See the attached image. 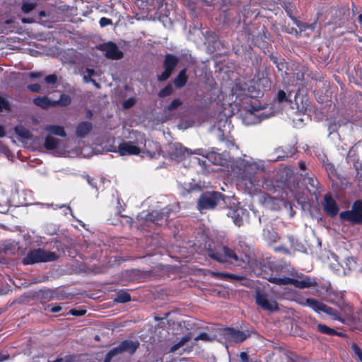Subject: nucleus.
<instances>
[{"label":"nucleus","instance_id":"obj_43","mask_svg":"<svg viewBox=\"0 0 362 362\" xmlns=\"http://www.w3.org/2000/svg\"><path fill=\"white\" fill-rule=\"evenodd\" d=\"M134 105V100L132 98L125 100L123 103V107L125 109H128Z\"/></svg>","mask_w":362,"mask_h":362},{"label":"nucleus","instance_id":"obj_31","mask_svg":"<svg viewBox=\"0 0 362 362\" xmlns=\"http://www.w3.org/2000/svg\"><path fill=\"white\" fill-rule=\"evenodd\" d=\"M119 355V354L117 353V351L115 349V348L111 349L106 355H105V360L103 362H110L111 360L112 359V358H114L115 356Z\"/></svg>","mask_w":362,"mask_h":362},{"label":"nucleus","instance_id":"obj_21","mask_svg":"<svg viewBox=\"0 0 362 362\" xmlns=\"http://www.w3.org/2000/svg\"><path fill=\"white\" fill-rule=\"evenodd\" d=\"M15 132L19 136L23 139H29L31 138V134L28 129L23 126H17L15 127Z\"/></svg>","mask_w":362,"mask_h":362},{"label":"nucleus","instance_id":"obj_49","mask_svg":"<svg viewBox=\"0 0 362 362\" xmlns=\"http://www.w3.org/2000/svg\"><path fill=\"white\" fill-rule=\"evenodd\" d=\"M182 346H180V344L177 342V344H174L173 346H172L170 347V353H174V352H175L177 349H179Z\"/></svg>","mask_w":362,"mask_h":362},{"label":"nucleus","instance_id":"obj_50","mask_svg":"<svg viewBox=\"0 0 362 362\" xmlns=\"http://www.w3.org/2000/svg\"><path fill=\"white\" fill-rule=\"evenodd\" d=\"M83 81H84L85 83H90V81H91V80H92L93 78H91V77H90V76H88V74H86L85 72H83Z\"/></svg>","mask_w":362,"mask_h":362},{"label":"nucleus","instance_id":"obj_19","mask_svg":"<svg viewBox=\"0 0 362 362\" xmlns=\"http://www.w3.org/2000/svg\"><path fill=\"white\" fill-rule=\"evenodd\" d=\"M163 218V214L157 211H153L146 216V221L158 223V222Z\"/></svg>","mask_w":362,"mask_h":362},{"label":"nucleus","instance_id":"obj_46","mask_svg":"<svg viewBox=\"0 0 362 362\" xmlns=\"http://www.w3.org/2000/svg\"><path fill=\"white\" fill-rule=\"evenodd\" d=\"M308 184L313 187H317L318 185V182L313 177H308Z\"/></svg>","mask_w":362,"mask_h":362},{"label":"nucleus","instance_id":"obj_64","mask_svg":"<svg viewBox=\"0 0 362 362\" xmlns=\"http://www.w3.org/2000/svg\"><path fill=\"white\" fill-rule=\"evenodd\" d=\"M5 134L4 130L2 127L0 126V137L4 136Z\"/></svg>","mask_w":362,"mask_h":362},{"label":"nucleus","instance_id":"obj_24","mask_svg":"<svg viewBox=\"0 0 362 362\" xmlns=\"http://www.w3.org/2000/svg\"><path fill=\"white\" fill-rule=\"evenodd\" d=\"M130 300V295L124 291H119L117 294V298L115 299V300L119 303H126L129 301Z\"/></svg>","mask_w":362,"mask_h":362},{"label":"nucleus","instance_id":"obj_56","mask_svg":"<svg viewBox=\"0 0 362 362\" xmlns=\"http://www.w3.org/2000/svg\"><path fill=\"white\" fill-rule=\"evenodd\" d=\"M62 310V308L60 306H54L51 308V311L52 313H57Z\"/></svg>","mask_w":362,"mask_h":362},{"label":"nucleus","instance_id":"obj_45","mask_svg":"<svg viewBox=\"0 0 362 362\" xmlns=\"http://www.w3.org/2000/svg\"><path fill=\"white\" fill-rule=\"evenodd\" d=\"M223 251L224 252L223 257L226 258V257H231V253H233L234 251L231 249L227 247H223Z\"/></svg>","mask_w":362,"mask_h":362},{"label":"nucleus","instance_id":"obj_23","mask_svg":"<svg viewBox=\"0 0 362 362\" xmlns=\"http://www.w3.org/2000/svg\"><path fill=\"white\" fill-rule=\"evenodd\" d=\"M269 281L272 283L276 284L277 285H287L292 283L293 279L291 278H276L272 277L269 279Z\"/></svg>","mask_w":362,"mask_h":362},{"label":"nucleus","instance_id":"obj_15","mask_svg":"<svg viewBox=\"0 0 362 362\" xmlns=\"http://www.w3.org/2000/svg\"><path fill=\"white\" fill-rule=\"evenodd\" d=\"M306 303L308 305H309L311 308H313L314 310L317 312L322 311L323 313H325L326 308L327 307V305L324 304L323 303L313 298H308L306 300Z\"/></svg>","mask_w":362,"mask_h":362},{"label":"nucleus","instance_id":"obj_3","mask_svg":"<svg viewBox=\"0 0 362 362\" xmlns=\"http://www.w3.org/2000/svg\"><path fill=\"white\" fill-rule=\"evenodd\" d=\"M339 217L342 221H349L352 224L362 225V200L354 202L351 209L341 212Z\"/></svg>","mask_w":362,"mask_h":362},{"label":"nucleus","instance_id":"obj_2","mask_svg":"<svg viewBox=\"0 0 362 362\" xmlns=\"http://www.w3.org/2000/svg\"><path fill=\"white\" fill-rule=\"evenodd\" d=\"M58 259V255L53 252L38 248L30 250L23 259V264H33L38 262H52Z\"/></svg>","mask_w":362,"mask_h":362},{"label":"nucleus","instance_id":"obj_7","mask_svg":"<svg viewBox=\"0 0 362 362\" xmlns=\"http://www.w3.org/2000/svg\"><path fill=\"white\" fill-rule=\"evenodd\" d=\"M255 293L256 303L262 309L269 310L270 312H274L279 310L277 303L274 300H269L267 293L259 289L256 290Z\"/></svg>","mask_w":362,"mask_h":362},{"label":"nucleus","instance_id":"obj_47","mask_svg":"<svg viewBox=\"0 0 362 362\" xmlns=\"http://www.w3.org/2000/svg\"><path fill=\"white\" fill-rule=\"evenodd\" d=\"M242 362H249V357L247 353L241 352L240 355Z\"/></svg>","mask_w":362,"mask_h":362},{"label":"nucleus","instance_id":"obj_17","mask_svg":"<svg viewBox=\"0 0 362 362\" xmlns=\"http://www.w3.org/2000/svg\"><path fill=\"white\" fill-rule=\"evenodd\" d=\"M46 130L53 134L60 136L62 137H65L66 136V134L64 131V127H62L61 126H56V125L47 126L46 127Z\"/></svg>","mask_w":362,"mask_h":362},{"label":"nucleus","instance_id":"obj_22","mask_svg":"<svg viewBox=\"0 0 362 362\" xmlns=\"http://www.w3.org/2000/svg\"><path fill=\"white\" fill-rule=\"evenodd\" d=\"M33 102H34L35 105H36L37 106H39L42 108H44V109L47 108L49 106H51V102L48 100V98L47 97L36 98L34 99Z\"/></svg>","mask_w":362,"mask_h":362},{"label":"nucleus","instance_id":"obj_28","mask_svg":"<svg viewBox=\"0 0 362 362\" xmlns=\"http://www.w3.org/2000/svg\"><path fill=\"white\" fill-rule=\"evenodd\" d=\"M215 339H216V336H212V337L209 336L206 332H202V333L199 334L198 336H197L196 337H194L195 341L203 340L205 341H211L214 340Z\"/></svg>","mask_w":362,"mask_h":362},{"label":"nucleus","instance_id":"obj_61","mask_svg":"<svg viewBox=\"0 0 362 362\" xmlns=\"http://www.w3.org/2000/svg\"><path fill=\"white\" fill-rule=\"evenodd\" d=\"M299 167L301 170H305V163H303V162H300L299 163Z\"/></svg>","mask_w":362,"mask_h":362},{"label":"nucleus","instance_id":"obj_32","mask_svg":"<svg viewBox=\"0 0 362 362\" xmlns=\"http://www.w3.org/2000/svg\"><path fill=\"white\" fill-rule=\"evenodd\" d=\"M181 105H182V101L180 99H175L168 106L167 109L169 111H173V110L177 109Z\"/></svg>","mask_w":362,"mask_h":362},{"label":"nucleus","instance_id":"obj_25","mask_svg":"<svg viewBox=\"0 0 362 362\" xmlns=\"http://www.w3.org/2000/svg\"><path fill=\"white\" fill-rule=\"evenodd\" d=\"M207 254L209 257L219 262H225L226 261L223 255L218 253L211 249L208 250Z\"/></svg>","mask_w":362,"mask_h":362},{"label":"nucleus","instance_id":"obj_58","mask_svg":"<svg viewBox=\"0 0 362 362\" xmlns=\"http://www.w3.org/2000/svg\"><path fill=\"white\" fill-rule=\"evenodd\" d=\"M93 115V113L91 110H88L86 112V117L90 119Z\"/></svg>","mask_w":362,"mask_h":362},{"label":"nucleus","instance_id":"obj_35","mask_svg":"<svg viewBox=\"0 0 362 362\" xmlns=\"http://www.w3.org/2000/svg\"><path fill=\"white\" fill-rule=\"evenodd\" d=\"M176 151H177V153L179 155H185V153H187L189 155L193 153L189 149H188L186 147L182 146H180L179 147L177 146Z\"/></svg>","mask_w":362,"mask_h":362},{"label":"nucleus","instance_id":"obj_40","mask_svg":"<svg viewBox=\"0 0 362 362\" xmlns=\"http://www.w3.org/2000/svg\"><path fill=\"white\" fill-rule=\"evenodd\" d=\"M28 89L33 93H39L41 90V86L37 83L30 84L28 86Z\"/></svg>","mask_w":362,"mask_h":362},{"label":"nucleus","instance_id":"obj_42","mask_svg":"<svg viewBox=\"0 0 362 362\" xmlns=\"http://www.w3.org/2000/svg\"><path fill=\"white\" fill-rule=\"evenodd\" d=\"M112 23V21L107 18H102L100 20V25L101 27H105Z\"/></svg>","mask_w":362,"mask_h":362},{"label":"nucleus","instance_id":"obj_39","mask_svg":"<svg viewBox=\"0 0 362 362\" xmlns=\"http://www.w3.org/2000/svg\"><path fill=\"white\" fill-rule=\"evenodd\" d=\"M325 313L331 315V316H333L334 319H339V313L334 310V309H332V308L327 306V308H326V310H325Z\"/></svg>","mask_w":362,"mask_h":362},{"label":"nucleus","instance_id":"obj_10","mask_svg":"<svg viewBox=\"0 0 362 362\" xmlns=\"http://www.w3.org/2000/svg\"><path fill=\"white\" fill-rule=\"evenodd\" d=\"M139 346V342L138 341L124 340L120 343L119 346L115 347L119 354H122L124 352H128L131 354H134Z\"/></svg>","mask_w":362,"mask_h":362},{"label":"nucleus","instance_id":"obj_30","mask_svg":"<svg viewBox=\"0 0 362 362\" xmlns=\"http://www.w3.org/2000/svg\"><path fill=\"white\" fill-rule=\"evenodd\" d=\"M351 349L354 352L355 355L362 362V350L359 347V346L357 344H356V343H353L351 344Z\"/></svg>","mask_w":362,"mask_h":362},{"label":"nucleus","instance_id":"obj_59","mask_svg":"<svg viewBox=\"0 0 362 362\" xmlns=\"http://www.w3.org/2000/svg\"><path fill=\"white\" fill-rule=\"evenodd\" d=\"M230 258L233 259L235 261H238V255H236L235 252L231 253Z\"/></svg>","mask_w":362,"mask_h":362},{"label":"nucleus","instance_id":"obj_60","mask_svg":"<svg viewBox=\"0 0 362 362\" xmlns=\"http://www.w3.org/2000/svg\"><path fill=\"white\" fill-rule=\"evenodd\" d=\"M30 77H32V78H36V77H39V76H40L41 75H40V74H39V73H31V74H30Z\"/></svg>","mask_w":362,"mask_h":362},{"label":"nucleus","instance_id":"obj_26","mask_svg":"<svg viewBox=\"0 0 362 362\" xmlns=\"http://www.w3.org/2000/svg\"><path fill=\"white\" fill-rule=\"evenodd\" d=\"M173 87L171 84L169 83L158 92V95L159 98H165L168 95H170L173 93Z\"/></svg>","mask_w":362,"mask_h":362},{"label":"nucleus","instance_id":"obj_37","mask_svg":"<svg viewBox=\"0 0 362 362\" xmlns=\"http://www.w3.org/2000/svg\"><path fill=\"white\" fill-rule=\"evenodd\" d=\"M45 81L47 83L54 84L57 81V77L55 74H50L45 77Z\"/></svg>","mask_w":362,"mask_h":362},{"label":"nucleus","instance_id":"obj_57","mask_svg":"<svg viewBox=\"0 0 362 362\" xmlns=\"http://www.w3.org/2000/svg\"><path fill=\"white\" fill-rule=\"evenodd\" d=\"M90 83H92L97 88H100V85L96 82L94 79H92Z\"/></svg>","mask_w":362,"mask_h":362},{"label":"nucleus","instance_id":"obj_20","mask_svg":"<svg viewBox=\"0 0 362 362\" xmlns=\"http://www.w3.org/2000/svg\"><path fill=\"white\" fill-rule=\"evenodd\" d=\"M317 330L322 334H328V335H334V334H337V335H340V336L342 335L341 333H339V332H337L335 329H332V328L327 327V325H325L322 324L317 325Z\"/></svg>","mask_w":362,"mask_h":362},{"label":"nucleus","instance_id":"obj_12","mask_svg":"<svg viewBox=\"0 0 362 362\" xmlns=\"http://www.w3.org/2000/svg\"><path fill=\"white\" fill-rule=\"evenodd\" d=\"M226 334L230 336L235 342H242L250 337V334L233 328L227 327L225 329Z\"/></svg>","mask_w":362,"mask_h":362},{"label":"nucleus","instance_id":"obj_33","mask_svg":"<svg viewBox=\"0 0 362 362\" xmlns=\"http://www.w3.org/2000/svg\"><path fill=\"white\" fill-rule=\"evenodd\" d=\"M193 337V335L191 332L185 334L182 339L178 341L181 346H183L187 342L189 341Z\"/></svg>","mask_w":362,"mask_h":362},{"label":"nucleus","instance_id":"obj_52","mask_svg":"<svg viewBox=\"0 0 362 362\" xmlns=\"http://www.w3.org/2000/svg\"><path fill=\"white\" fill-rule=\"evenodd\" d=\"M9 358V355L8 354H0V362H3L7 359Z\"/></svg>","mask_w":362,"mask_h":362},{"label":"nucleus","instance_id":"obj_29","mask_svg":"<svg viewBox=\"0 0 362 362\" xmlns=\"http://www.w3.org/2000/svg\"><path fill=\"white\" fill-rule=\"evenodd\" d=\"M71 102V99L69 95L62 94L60 97V99L57 102H54V103H57L62 106H66L69 105Z\"/></svg>","mask_w":362,"mask_h":362},{"label":"nucleus","instance_id":"obj_53","mask_svg":"<svg viewBox=\"0 0 362 362\" xmlns=\"http://www.w3.org/2000/svg\"><path fill=\"white\" fill-rule=\"evenodd\" d=\"M275 251H284L287 254H289V250L284 247H278L275 248Z\"/></svg>","mask_w":362,"mask_h":362},{"label":"nucleus","instance_id":"obj_9","mask_svg":"<svg viewBox=\"0 0 362 362\" xmlns=\"http://www.w3.org/2000/svg\"><path fill=\"white\" fill-rule=\"evenodd\" d=\"M322 206L324 211L331 217L335 216L339 212L338 205L329 194H326L324 196Z\"/></svg>","mask_w":362,"mask_h":362},{"label":"nucleus","instance_id":"obj_14","mask_svg":"<svg viewBox=\"0 0 362 362\" xmlns=\"http://www.w3.org/2000/svg\"><path fill=\"white\" fill-rule=\"evenodd\" d=\"M188 77L186 74V69H182L174 78L173 83L176 88H182L187 82Z\"/></svg>","mask_w":362,"mask_h":362},{"label":"nucleus","instance_id":"obj_51","mask_svg":"<svg viewBox=\"0 0 362 362\" xmlns=\"http://www.w3.org/2000/svg\"><path fill=\"white\" fill-rule=\"evenodd\" d=\"M21 21L23 23H33L35 22V21L33 18H23L21 19Z\"/></svg>","mask_w":362,"mask_h":362},{"label":"nucleus","instance_id":"obj_1","mask_svg":"<svg viewBox=\"0 0 362 362\" xmlns=\"http://www.w3.org/2000/svg\"><path fill=\"white\" fill-rule=\"evenodd\" d=\"M264 170V166L262 163L256 162H246L241 163L238 177L247 185V182L252 186L255 181V175Z\"/></svg>","mask_w":362,"mask_h":362},{"label":"nucleus","instance_id":"obj_63","mask_svg":"<svg viewBox=\"0 0 362 362\" xmlns=\"http://www.w3.org/2000/svg\"><path fill=\"white\" fill-rule=\"evenodd\" d=\"M287 32L289 33H297V30L293 28H291V29H288Z\"/></svg>","mask_w":362,"mask_h":362},{"label":"nucleus","instance_id":"obj_16","mask_svg":"<svg viewBox=\"0 0 362 362\" xmlns=\"http://www.w3.org/2000/svg\"><path fill=\"white\" fill-rule=\"evenodd\" d=\"M211 275L214 277L220 278V279H228L231 280H236L240 281L243 280L244 279L243 276H237L233 274L230 273H221V272H211Z\"/></svg>","mask_w":362,"mask_h":362},{"label":"nucleus","instance_id":"obj_13","mask_svg":"<svg viewBox=\"0 0 362 362\" xmlns=\"http://www.w3.org/2000/svg\"><path fill=\"white\" fill-rule=\"evenodd\" d=\"M93 129V124L90 122H80L76 129V135L79 138L86 136Z\"/></svg>","mask_w":362,"mask_h":362},{"label":"nucleus","instance_id":"obj_18","mask_svg":"<svg viewBox=\"0 0 362 362\" xmlns=\"http://www.w3.org/2000/svg\"><path fill=\"white\" fill-rule=\"evenodd\" d=\"M59 144V140L52 137L51 136H47L45 139V147L47 150H53L57 147Z\"/></svg>","mask_w":362,"mask_h":362},{"label":"nucleus","instance_id":"obj_41","mask_svg":"<svg viewBox=\"0 0 362 362\" xmlns=\"http://www.w3.org/2000/svg\"><path fill=\"white\" fill-rule=\"evenodd\" d=\"M288 15L290 16V18L293 20V23L299 28L301 27V23L292 15V12L290 9L286 8V9Z\"/></svg>","mask_w":362,"mask_h":362},{"label":"nucleus","instance_id":"obj_27","mask_svg":"<svg viewBox=\"0 0 362 362\" xmlns=\"http://www.w3.org/2000/svg\"><path fill=\"white\" fill-rule=\"evenodd\" d=\"M37 4L35 3H30L23 1L21 6V10L25 13H28L35 8Z\"/></svg>","mask_w":362,"mask_h":362},{"label":"nucleus","instance_id":"obj_8","mask_svg":"<svg viewBox=\"0 0 362 362\" xmlns=\"http://www.w3.org/2000/svg\"><path fill=\"white\" fill-rule=\"evenodd\" d=\"M98 49L105 52V56L107 59H120L124 56L123 52L119 50L117 45L112 42L100 45Z\"/></svg>","mask_w":362,"mask_h":362},{"label":"nucleus","instance_id":"obj_44","mask_svg":"<svg viewBox=\"0 0 362 362\" xmlns=\"http://www.w3.org/2000/svg\"><path fill=\"white\" fill-rule=\"evenodd\" d=\"M69 313L74 316H81L86 313V310H78L76 309H72L69 311Z\"/></svg>","mask_w":362,"mask_h":362},{"label":"nucleus","instance_id":"obj_6","mask_svg":"<svg viewBox=\"0 0 362 362\" xmlns=\"http://www.w3.org/2000/svg\"><path fill=\"white\" fill-rule=\"evenodd\" d=\"M255 293L256 303L262 309L269 310L270 312H274L279 310L277 303L274 300H269L267 293L259 289L256 290Z\"/></svg>","mask_w":362,"mask_h":362},{"label":"nucleus","instance_id":"obj_5","mask_svg":"<svg viewBox=\"0 0 362 362\" xmlns=\"http://www.w3.org/2000/svg\"><path fill=\"white\" fill-rule=\"evenodd\" d=\"M180 62V58L173 54H167L165 56L163 67L164 71L157 75V80L158 81H167L175 71V67Z\"/></svg>","mask_w":362,"mask_h":362},{"label":"nucleus","instance_id":"obj_54","mask_svg":"<svg viewBox=\"0 0 362 362\" xmlns=\"http://www.w3.org/2000/svg\"><path fill=\"white\" fill-rule=\"evenodd\" d=\"M361 175L358 177V173L357 174V179H358V187L359 189L362 191V179H361Z\"/></svg>","mask_w":362,"mask_h":362},{"label":"nucleus","instance_id":"obj_4","mask_svg":"<svg viewBox=\"0 0 362 362\" xmlns=\"http://www.w3.org/2000/svg\"><path fill=\"white\" fill-rule=\"evenodd\" d=\"M223 199V195L218 192H206L201 194L198 200L199 211L214 209L218 203Z\"/></svg>","mask_w":362,"mask_h":362},{"label":"nucleus","instance_id":"obj_36","mask_svg":"<svg viewBox=\"0 0 362 362\" xmlns=\"http://www.w3.org/2000/svg\"><path fill=\"white\" fill-rule=\"evenodd\" d=\"M4 109L9 110L10 105L7 100H6L4 98L0 96V112L2 111Z\"/></svg>","mask_w":362,"mask_h":362},{"label":"nucleus","instance_id":"obj_62","mask_svg":"<svg viewBox=\"0 0 362 362\" xmlns=\"http://www.w3.org/2000/svg\"><path fill=\"white\" fill-rule=\"evenodd\" d=\"M47 16V13L45 11H41L39 12V16L41 18V17H44V16Z\"/></svg>","mask_w":362,"mask_h":362},{"label":"nucleus","instance_id":"obj_48","mask_svg":"<svg viewBox=\"0 0 362 362\" xmlns=\"http://www.w3.org/2000/svg\"><path fill=\"white\" fill-rule=\"evenodd\" d=\"M86 74L88 75V76H94L96 75V72L95 71L94 69H90V68H86V71H84Z\"/></svg>","mask_w":362,"mask_h":362},{"label":"nucleus","instance_id":"obj_55","mask_svg":"<svg viewBox=\"0 0 362 362\" xmlns=\"http://www.w3.org/2000/svg\"><path fill=\"white\" fill-rule=\"evenodd\" d=\"M326 168L328 171H330L332 173H333L335 171V169L332 164L327 165Z\"/></svg>","mask_w":362,"mask_h":362},{"label":"nucleus","instance_id":"obj_34","mask_svg":"<svg viewBox=\"0 0 362 362\" xmlns=\"http://www.w3.org/2000/svg\"><path fill=\"white\" fill-rule=\"evenodd\" d=\"M315 284L310 281H297L296 286L299 288H308L313 286Z\"/></svg>","mask_w":362,"mask_h":362},{"label":"nucleus","instance_id":"obj_38","mask_svg":"<svg viewBox=\"0 0 362 362\" xmlns=\"http://www.w3.org/2000/svg\"><path fill=\"white\" fill-rule=\"evenodd\" d=\"M277 100L279 103L288 100V98H286V93L282 90L278 91Z\"/></svg>","mask_w":362,"mask_h":362},{"label":"nucleus","instance_id":"obj_11","mask_svg":"<svg viewBox=\"0 0 362 362\" xmlns=\"http://www.w3.org/2000/svg\"><path fill=\"white\" fill-rule=\"evenodd\" d=\"M118 151L121 156L138 155L140 153V149L138 146L133 145L132 142H124L119 146Z\"/></svg>","mask_w":362,"mask_h":362}]
</instances>
